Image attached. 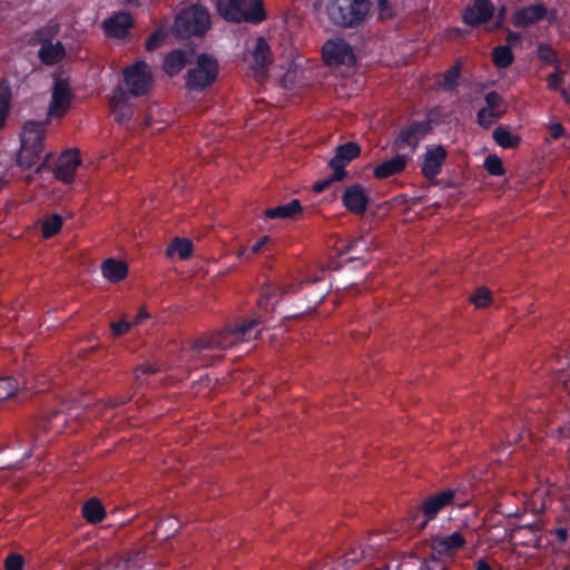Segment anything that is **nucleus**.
Wrapping results in <instances>:
<instances>
[{"label": "nucleus", "instance_id": "49530a36", "mask_svg": "<svg viewBox=\"0 0 570 570\" xmlns=\"http://www.w3.org/2000/svg\"><path fill=\"white\" fill-rule=\"evenodd\" d=\"M564 71L557 70L556 72L550 73L547 77V85L549 89L551 90H558L561 88L562 83L564 82L563 78Z\"/></svg>", "mask_w": 570, "mask_h": 570}, {"label": "nucleus", "instance_id": "13d9d810", "mask_svg": "<svg viewBox=\"0 0 570 570\" xmlns=\"http://www.w3.org/2000/svg\"><path fill=\"white\" fill-rule=\"evenodd\" d=\"M149 317V314L147 313L146 309H140L135 320L131 322V326L132 325H139L144 320L148 318Z\"/></svg>", "mask_w": 570, "mask_h": 570}, {"label": "nucleus", "instance_id": "c85d7f7f", "mask_svg": "<svg viewBox=\"0 0 570 570\" xmlns=\"http://www.w3.org/2000/svg\"><path fill=\"white\" fill-rule=\"evenodd\" d=\"M491 56L492 62L498 69L510 67L514 60L512 49L509 45L494 47Z\"/></svg>", "mask_w": 570, "mask_h": 570}, {"label": "nucleus", "instance_id": "72a5a7b5", "mask_svg": "<svg viewBox=\"0 0 570 570\" xmlns=\"http://www.w3.org/2000/svg\"><path fill=\"white\" fill-rule=\"evenodd\" d=\"M62 227V218L58 214L47 217L41 226V233L45 238H51L60 232Z\"/></svg>", "mask_w": 570, "mask_h": 570}, {"label": "nucleus", "instance_id": "b1692460", "mask_svg": "<svg viewBox=\"0 0 570 570\" xmlns=\"http://www.w3.org/2000/svg\"><path fill=\"white\" fill-rule=\"evenodd\" d=\"M101 272L105 278L112 283H118L127 276L128 266L125 262L108 258L102 263Z\"/></svg>", "mask_w": 570, "mask_h": 570}, {"label": "nucleus", "instance_id": "bb28decb", "mask_svg": "<svg viewBox=\"0 0 570 570\" xmlns=\"http://www.w3.org/2000/svg\"><path fill=\"white\" fill-rule=\"evenodd\" d=\"M492 138L502 148H515L521 142L520 136L512 134L503 126L494 128Z\"/></svg>", "mask_w": 570, "mask_h": 570}, {"label": "nucleus", "instance_id": "58836bf2", "mask_svg": "<svg viewBox=\"0 0 570 570\" xmlns=\"http://www.w3.org/2000/svg\"><path fill=\"white\" fill-rule=\"evenodd\" d=\"M538 57L549 65H558L557 51L548 43H539Z\"/></svg>", "mask_w": 570, "mask_h": 570}, {"label": "nucleus", "instance_id": "5701e85b", "mask_svg": "<svg viewBox=\"0 0 570 570\" xmlns=\"http://www.w3.org/2000/svg\"><path fill=\"white\" fill-rule=\"evenodd\" d=\"M303 207L298 199H292L287 204H283L273 208H267L264 212V216L268 219H278V218H291L294 219L298 214H301Z\"/></svg>", "mask_w": 570, "mask_h": 570}, {"label": "nucleus", "instance_id": "3c124183", "mask_svg": "<svg viewBox=\"0 0 570 570\" xmlns=\"http://www.w3.org/2000/svg\"><path fill=\"white\" fill-rule=\"evenodd\" d=\"M420 570H446L445 564L436 557H430L422 563Z\"/></svg>", "mask_w": 570, "mask_h": 570}, {"label": "nucleus", "instance_id": "f704fd0d", "mask_svg": "<svg viewBox=\"0 0 570 570\" xmlns=\"http://www.w3.org/2000/svg\"><path fill=\"white\" fill-rule=\"evenodd\" d=\"M365 558V551L361 548H353L337 559V563L344 570H350L355 563Z\"/></svg>", "mask_w": 570, "mask_h": 570}, {"label": "nucleus", "instance_id": "423d86ee", "mask_svg": "<svg viewBox=\"0 0 570 570\" xmlns=\"http://www.w3.org/2000/svg\"><path fill=\"white\" fill-rule=\"evenodd\" d=\"M361 154V147L355 141H347L336 147L335 155L328 161V167L333 170L327 177L314 183L313 191L316 194L323 193L332 184L342 181L347 177L345 167L356 159Z\"/></svg>", "mask_w": 570, "mask_h": 570}, {"label": "nucleus", "instance_id": "864d4df0", "mask_svg": "<svg viewBox=\"0 0 570 570\" xmlns=\"http://www.w3.org/2000/svg\"><path fill=\"white\" fill-rule=\"evenodd\" d=\"M50 38H51L50 32L47 29L40 28L35 31L32 40L35 42L41 43V46H43L45 42H47V43L51 42Z\"/></svg>", "mask_w": 570, "mask_h": 570}, {"label": "nucleus", "instance_id": "680f3d73", "mask_svg": "<svg viewBox=\"0 0 570 570\" xmlns=\"http://www.w3.org/2000/svg\"><path fill=\"white\" fill-rule=\"evenodd\" d=\"M9 107L0 105V128H2L6 124V118L9 114Z\"/></svg>", "mask_w": 570, "mask_h": 570}, {"label": "nucleus", "instance_id": "a211bd4d", "mask_svg": "<svg viewBox=\"0 0 570 570\" xmlns=\"http://www.w3.org/2000/svg\"><path fill=\"white\" fill-rule=\"evenodd\" d=\"M134 27V19L128 12H118L102 21L104 32L108 37L124 39Z\"/></svg>", "mask_w": 570, "mask_h": 570}, {"label": "nucleus", "instance_id": "9d476101", "mask_svg": "<svg viewBox=\"0 0 570 570\" xmlns=\"http://www.w3.org/2000/svg\"><path fill=\"white\" fill-rule=\"evenodd\" d=\"M322 57L326 66L353 67L356 65V56L352 46L343 38L328 39L322 47Z\"/></svg>", "mask_w": 570, "mask_h": 570}, {"label": "nucleus", "instance_id": "c03bdc74", "mask_svg": "<svg viewBox=\"0 0 570 570\" xmlns=\"http://www.w3.org/2000/svg\"><path fill=\"white\" fill-rule=\"evenodd\" d=\"M485 106L484 108H489L492 110H499V107L503 102V97L497 91H490L484 96Z\"/></svg>", "mask_w": 570, "mask_h": 570}, {"label": "nucleus", "instance_id": "052dcab7", "mask_svg": "<svg viewBox=\"0 0 570 570\" xmlns=\"http://www.w3.org/2000/svg\"><path fill=\"white\" fill-rule=\"evenodd\" d=\"M520 39H521V33L520 32L509 31L508 35H507V42L508 43H515V42L520 41Z\"/></svg>", "mask_w": 570, "mask_h": 570}, {"label": "nucleus", "instance_id": "c9c22d12", "mask_svg": "<svg viewBox=\"0 0 570 570\" xmlns=\"http://www.w3.org/2000/svg\"><path fill=\"white\" fill-rule=\"evenodd\" d=\"M483 167L491 176L504 175V167L501 158L495 154L489 155L483 161Z\"/></svg>", "mask_w": 570, "mask_h": 570}, {"label": "nucleus", "instance_id": "37998d69", "mask_svg": "<svg viewBox=\"0 0 570 570\" xmlns=\"http://www.w3.org/2000/svg\"><path fill=\"white\" fill-rule=\"evenodd\" d=\"M129 96L130 94L128 89L126 90L122 87L118 86L112 91L110 105H129Z\"/></svg>", "mask_w": 570, "mask_h": 570}, {"label": "nucleus", "instance_id": "603ef678", "mask_svg": "<svg viewBox=\"0 0 570 570\" xmlns=\"http://www.w3.org/2000/svg\"><path fill=\"white\" fill-rule=\"evenodd\" d=\"M549 534L553 535L557 539V541L562 546H564L569 539L568 529L562 527L549 530Z\"/></svg>", "mask_w": 570, "mask_h": 570}, {"label": "nucleus", "instance_id": "f03ea898", "mask_svg": "<svg viewBox=\"0 0 570 570\" xmlns=\"http://www.w3.org/2000/svg\"><path fill=\"white\" fill-rule=\"evenodd\" d=\"M371 8V0H328L325 11L334 26L356 29L365 22Z\"/></svg>", "mask_w": 570, "mask_h": 570}, {"label": "nucleus", "instance_id": "09e8293b", "mask_svg": "<svg viewBox=\"0 0 570 570\" xmlns=\"http://www.w3.org/2000/svg\"><path fill=\"white\" fill-rule=\"evenodd\" d=\"M159 371L158 366L155 365V364H151V363H145V364H140L138 365L135 371H134V375H135V379L137 381H139L141 379V376L144 375H150V374H155Z\"/></svg>", "mask_w": 570, "mask_h": 570}, {"label": "nucleus", "instance_id": "4c0bfd02", "mask_svg": "<svg viewBox=\"0 0 570 570\" xmlns=\"http://www.w3.org/2000/svg\"><path fill=\"white\" fill-rule=\"evenodd\" d=\"M179 528V522L175 518L167 517L159 520L156 524V533L164 532V538H168L176 533Z\"/></svg>", "mask_w": 570, "mask_h": 570}, {"label": "nucleus", "instance_id": "1a4fd4ad", "mask_svg": "<svg viewBox=\"0 0 570 570\" xmlns=\"http://www.w3.org/2000/svg\"><path fill=\"white\" fill-rule=\"evenodd\" d=\"M124 83L131 97L147 95L154 83L151 70L146 61L138 60L122 71Z\"/></svg>", "mask_w": 570, "mask_h": 570}, {"label": "nucleus", "instance_id": "338daca9", "mask_svg": "<svg viewBox=\"0 0 570 570\" xmlns=\"http://www.w3.org/2000/svg\"><path fill=\"white\" fill-rule=\"evenodd\" d=\"M541 535H537L533 541L531 542H528L527 546L528 547H532V548H535V549H539L541 547Z\"/></svg>", "mask_w": 570, "mask_h": 570}, {"label": "nucleus", "instance_id": "393cba45", "mask_svg": "<svg viewBox=\"0 0 570 570\" xmlns=\"http://www.w3.org/2000/svg\"><path fill=\"white\" fill-rule=\"evenodd\" d=\"M43 148L21 145L17 155V165L23 170L38 165Z\"/></svg>", "mask_w": 570, "mask_h": 570}, {"label": "nucleus", "instance_id": "7c9ffc66", "mask_svg": "<svg viewBox=\"0 0 570 570\" xmlns=\"http://www.w3.org/2000/svg\"><path fill=\"white\" fill-rule=\"evenodd\" d=\"M505 110H492L489 108L482 107L476 112V124L483 128L489 129L493 124H495L499 119L502 118Z\"/></svg>", "mask_w": 570, "mask_h": 570}, {"label": "nucleus", "instance_id": "de8ad7c7", "mask_svg": "<svg viewBox=\"0 0 570 570\" xmlns=\"http://www.w3.org/2000/svg\"><path fill=\"white\" fill-rule=\"evenodd\" d=\"M23 558L20 554L11 553L4 560L6 570H22Z\"/></svg>", "mask_w": 570, "mask_h": 570}, {"label": "nucleus", "instance_id": "ddd939ff", "mask_svg": "<svg viewBox=\"0 0 570 570\" xmlns=\"http://www.w3.org/2000/svg\"><path fill=\"white\" fill-rule=\"evenodd\" d=\"M494 13L491 0H474L471 7L464 9L462 20L470 27H478L488 22Z\"/></svg>", "mask_w": 570, "mask_h": 570}, {"label": "nucleus", "instance_id": "dca6fc26", "mask_svg": "<svg viewBox=\"0 0 570 570\" xmlns=\"http://www.w3.org/2000/svg\"><path fill=\"white\" fill-rule=\"evenodd\" d=\"M368 196L361 184H353L345 188L342 195L344 207L355 215H363L367 209Z\"/></svg>", "mask_w": 570, "mask_h": 570}, {"label": "nucleus", "instance_id": "4d7b16f0", "mask_svg": "<svg viewBox=\"0 0 570 570\" xmlns=\"http://www.w3.org/2000/svg\"><path fill=\"white\" fill-rule=\"evenodd\" d=\"M341 568L336 561H331V563H325L323 566H320L318 563L315 564L314 570H338Z\"/></svg>", "mask_w": 570, "mask_h": 570}, {"label": "nucleus", "instance_id": "7ed1b4c3", "mask_svg": "<svg viewBox=\"0 0 570 570\" xmlns=\"http://www.w3.org/2000/svg\"><path fill=\"white\" fill-rule=\"evenodd\" d=\"M456 491L444 489L425 497L420 504L409 512V521L412 527L423 530L435 520L442 511L455 505Z\"/></svg>", "mask_w": 570, "mask_h": 570}, {"label": "nucleus", "instance_id": "8fccbe9b", "mask_svg": "<svg viewBox=\"0 0 570 570\" xmlns=\"http://www.w3.org/2000/svg\"><path fill=\"white\" fill-rule=\"evenodd\" d=\"M131 327V323L126 320H121L118 322H112L110 324L111 334L114 337H119L126 334Z\"/></svg>", "mask_w": 570, "mask_h": 570}, {"label": "nucleus", "instance_id": "e433bc0d", "mask_svg": "<svg viewBox=\"0 0 570 570\" xmlns=\"http://www.w3.org/2000/svg\"><path fill=\"white\" fill-rule=\"evenodd\" d=\"M18 382L12 376L0 377V401H4L16 394Z\"/></svg>", "mask_w": 570, "mask_h": 570}, {"label": "nucleus", "instance_id": "0eeeda50", "mask_svg": "<svg viewBox=\"0 0 570 570\" xmlns=\"http://www.w3.org/2000/svg\"><path fill=\"white\" fill-rule=\"evenodd\" d=\"M218 73L217 59L206 52L199 53L195 67L190 68L185 75L186 88L189 91L202 92L216 81Z\"/></svg>", "mask_w": 570, "mask_h": 570}, {"label": "nucleus", "instance_id": "412c9836", "mask_svg": "<svg viewBox=\"0 0 570 570\" xmlns=\"http://www.w3.org/2000/svg\"><path fill=\"white\" fill-rule=\"evenodd\" d=\"M46 128L42 122L38 121H28L23 126V130L21 134V145L40 147L43 146Z\"/></svg>", "mask_w": 570, "mask_h": 570}, {"label": "nucleus", "instance_id": "5fc2aeb1", "mask_svg": "<svg viewBox=\"0 0 570 570\" xmlns=\"http://www.w3.org/2000/svg\"><path fill=\"white\" fill-rule=\"evenodd\" d=\"M549 132L552 139H560L566 135V130L560 122H554L550 126Z\"/></svg>", "mask_w": 570, "mask_h": 570}, {"label": "nucleus", "instance_id": "cd10ccee", "mask_svg": "<svg viewBox=\"0 0 570 570\" xmlns=\"http://www.w3.org/2000/svg\"><path fill=\"white\" fill-rule=\"evenodd\" d=\"M462 62H455L450 69L445 70L443 73V80L440 82V87L444 91L452 92L458 89L459 80L461 78Z\"/></svg>", "mask_w": 570, "mask_h": 570}, {"label": "nucleus", "instance_id": "a19ab883", "mask_svg": "<svg viewBox=\"0 0 570 570\" xmlns=\"http://www.w3.org/2000/svg\"><path fill=\"white\" fill-rule=\"evenodd\" d=\"M471 302L479 308L485 307L491 302V292L485 287H479L471 296Z\"/></svg>", "mask_w": 570, "mask_h": 570}, {"label": "nucleus", "instance_id": "79ce46f5", "mask_svg": "<svg viewBox=\"0 0 570 570\" xmlns=\"http://www.w3.org/2000/svg\"><path fill=\"white\" fill-rule=\"evenodd\" d=\"M165 40V33L159 30L153 31L146 39L145 47L148 51H154L161 46Z\"/></svg>", "mask_w": 570, "mask_h": 570}, {"label": "nucleus", "instance_id": "2f4dec72", "mask_svg": "<svg viewBox=\"0 0 570 570\" xmlns=\"http://www.w3.org/2000/svg\"><path fill=\"white\" fill-rule=\"evenodd\" d=\"M253 56L256 66L261 68H265L271 63L269 47L263 37L257 38Z\"/></svg>", "mask_w": 570, "mask_h": 570}, {"label": "nucleus", "instance_id": "ea45409f", "mask_svg": "<svg viewBox=\"0 0 570 570\" xmlns=\"http://www.w3.org/2000/svg\"><path fill=\"white\" fill-rule=\"evenodd\" d=\"M111 112L115 116V120L119 124L129 120L132 116V109L130 105H110Z\"/></svg>", "mask_w": 570, "mask_h": 570}, {"label": "nucleus", "instance_id": "aec40b11", "mask_svg": "<svg viewBox=\"0 0 570 570\" xmlns=\"http://www.w3.org/2000/svg\"><path fill=\"white\" fill-rule=\"evenodd\" d=\"M189 63V52L184 49H175L166 55L163 69L169 77H174Z\"/></svg>", "mask_w": 570, "mask_h": 570}, {"label": "nucleus", "instance_id": "473e14b6", "mask_svg": "<svg viewBox=\"0 0 570 570\" xmlns=\"http://www.w3.org/2000/svg\"><path fill=\"white\" fill-rule=\"evenodd\" d=\"M178 253L181 259H186L191 255L193 243L187 238H175V240L168 246L167 254Z\"/></svg>", "mask_w": 570, "mask_h": 570}, {"label": "nucleus", "instance_id": "774afa93", "mask_svg": "<svg viewBox=\"0 0 570 570\" xmlns=\"http://www.w3.org/2000/svg\"><path fill=\"white\" fill-rule=\"evenodd\" d=\"M46 168H48L47 159L37 166L35 174H40Z\"/></svg>", "mask_w": 570, "mask_h": 570}, {"label": "nucleus", "instance_id": "9b49d317", "mask_svg": "<svg viewBox=\"0 0 570 570\" xmlns=\"http://www.w3.org/2000/svg\"><path fill=\"white\" fill-rule=\"evenodd\" d=\"M448 158V151L442 145L428 148L423 155L421 173L432 185H439L436 177L441 174Z\"/></svg>", "mask_w": 570, "mask_h": 570}, {"label": "nucleus", "instance_id": "bf43d9fd", "mask_svg": "<svg viewBox=\"0 0 570 570\" xmlns=\"http://www.w3.org/2000/svg\"><path fill=\"white\" fill-rule=\"evenodd\" d=\"M272 294L269 293L268 289H263V293L261 294V297L257 299V303L259 305V307H263V306H266L267 305V302H268V298Z\"/></svg>", "mask_w": 570, "mask_h": 570}, {"label": "nucleus", "instance_id": "6e6552de", "mask_svg": "<svg viewBox=\"0 0 570 570\" xmlns=\"http://www.w3.org/2000/svg\"><path fill=\"white\" fill-rule=\"evenodd\" d=\"M439 107L430 109L426 120L412 121L403 127L392 142V149L396 151L409 148L410 158L417 148L420 141L432 130V125L435 122L434 116Z\"/></svg>", "mask_w": 570, "mask_h": 570}, {"label": "nucleus", "instance_id": "2eb2a0df", "mask_svg": "<svg viewBox=\"0 0 570 570\" xmlns=\"http://www.w3.org/2000/svg\"><path fill=\"white\" fill-rule=\"evenodd\" d=\"M466 544V540L459 531H454L445 537H435L432 539V557H451L454 552Z\"/></svg>", "mask_w": 570, "mask_h": 570}, {"label": "nucleus", "instance_id": "c756f323", "mask_svg": "<svg viewBox=\"0 0 570 570\" xmlns=\"http://www.w3.org/2000/svg\"><path fill=\"white\" fill-rule=\"evenodd\" d=\"M66 422L65 415L61 411H51L50 413L45 414L38 422L39 429L45 432H50L56 426V432H59L60 428Z\"/></svg>", "mask_w": 570, "mask_h": 570}, {"label": "nucleus", "instance_id": "0e129e2a", "mask_svg": "<svg viewBox=\"0 0 570 570\" xmlns=\"http://www.w3.org/2000/svg\"><path fill=\"white\" fill-rule=\"evenodd\" d=\"M558 11L557 9L548 10V16L544 19L549 21V23H554L557 21Z\"/></svg>", "mask_w": 570, "mask_h": 570}, {"label": "nucleus", "instance_id": "e2e57ef3", "mask_svg": "<svg viewBox=\"0 0 570 570\" xmlns=\"http://www.w3.org/2000/svg\"><path fill=\"white\" fill-rule=\"evenodd\" d=\"M475 570H493V569L491 568V566L489 564V562L487 560L480 559L476 562Z\"/></svg>", "mask_w": 570, "mask_h": 570}, {"label": "nucleus", "instance_id": "f8f14e48", "mask_svg": "<svg viewBox=\"0 0 570 570\" xmlns=\"http://www.w3.org/2000/svg\"><path fill=\"white\" fill-rule=\"evenodd\" d=\"M81 159L76 149H69L62 153L56 164L53 169V175L56 179L70 184L73 181L76 176V170L80 166Z\"/></svg>", "mask_w": 570, "mask_h": 570}, {"label": "nucleus", "instance_id": "f257e3e1", "mask_svg": "<svg viewBox=\"0 0 570 570\" xmlns=\"http://www.w3.org/2000/svg\"><path fill=\"white\" fill-rule=\"evenodd\" d=\"M259 323L258 318H250L227 325L224 330L212 335L198 337L194 342L193 348L197 351L226 350L238 343L248 342L258 336L259 330H257V326Z\"/></svg>", "mask_w": 570, "mask_h": 570}, {"label": "nucleus", "instance_id": "a878e982", "mask_svg": "<svg viewBox=\"0 0 570 570\" xmlns=\"http://www.w3.org/2000/svg\"><path fill=\"white\" fill-rule=\"evenodd\" d=\"M81 512L83 519L92 524L101 522L106 517L104 505L96 498H91L88 501H86L82 505Z\"/></svg>", "mask_w": 570, "mask_h": 570}, {"label": "nucleus", "instance_id": "20e7f679", "mask_svg": "<svg viewBox=\"0 0 570 570\" xmlns=\"http://www.w3.org/2000/svg\"><path fill=\"white\" fill-rule=\"evenodd\" d=\"M210 27V14L207 8L196 3L181 9L173 27L174 35L179 39L204 36Z\"/></svg>", "mask_w": 570, "mask_h": 570}, {"label": "nucleus", "instance_id": "4be33fe9", "mask_svg": "<svg viewBox=\"0 0 570 570\" xmlns=\"http://www.w3.org/2000/svg\"><path fill=\"white\" fill-rule=\"evenodd\" d=\"M66 56V49L60 41L56 43L45 42L38 51L40 61L46 66H53L60 62Z\"/></svg>", "mask_w": 570, "mask_h": 570}, {"label": "nucleus", "instance_id": "6e6d98bb", "mask_svg": "<svg viewBox=\"0 0 570 570\" xmlns=\"http://www.w3.org/2000/svg\"><path fill=\"white\" fill-rule=\"evenodd\" d=\"M272 242V238L269 236H263L255 242V244L250 247V254H257L259 253L263 247H265L268 243Z\"/></svg>", "mask_w": 570, "mask_h": 570}, {"label": "nucleus", "instance_id": "6ab92c4d", "mask_svg": "<svg viewBox=\"0 0 570 570\" xmlns=\"http://www.w3.org/2000/svg\"><path fill=\"white\" fill-rule=\"evenodd\" d=\"M409 160L410 155L397 153L391 159H387L375 166L373 170V176L376 179H386L389 177L397 175L405 169Z\"/></svg>", "mask_w": 570, "mask_h": 570}, {"label": "nucleus", "instance_id": "69168bd1", "mask_svg": "<svg viewBox=\"0 0 570 570\" xmlns=\"http://www.w3.org/2000/svg\"><path fill=\"white\" fill-rule=\"evenodd\" d=\"M357 244V240H352V242H348L346 245H344L342 248H341V254H346L348 252H351Z\"/></svg>", "mask_w": 570, "mask_h": 570}, {"label": "nucleus", "instance_id": "39448f33", "mask_svg": "<svg viewBox=\"0 0 570 570\" xmlns=\"http://www.w3.org/2000/svg\"><path fill=\"white\" fill-rule=\"evenodd\" d=\"M219 16L228 22L258 24L266 19L262 0H217Z\"/></svg>", "mask_w": 570, "mask_h": 570}, {"label": "nucleus", "instance_id": "f3484780", "mask_svg": "<svg viewBox=\"0 0 570 570\" xmlns=\"http://www.w3.org/2000/svg\"><path fill=\"white\" fill-rule=\"evenodd\" d=\"M73 94L71 92L68 79H58L55 82L51 102L49 106L50 114L63 115L71 106Z\"/></svg>", "mask_w": 570, "mask_h": 570}, {"label": "nucleus", "instance_id": "4468645a", "mask_svg": "<svg viewBox=\"0 0 570 570\" xmlns=\"http://www.w3.org/2000/svg\"><path fill=\"white\" fill-rule=\"evenodd\" d=\"M548 16V8L543 3H534L518 9L511 16V23L517 28H528Z\"/></svg>", "mask_w": 570, "mask_h": 570}, {"label": "nucleus", "instance_id": "a18cd8bd", "mask_svg": "<svg viewBox=\"0 0 570 570\" xmlns=\"http://www.w3.org/2000/svg\"><path fill=\"white\" fill-rule=\"evenodd\" d=\"M11 98V86L7 79H3L0 81V105L10 108Z\"/></svg>", "mask_w": 570, "mask_h": 570}]
</instances>
